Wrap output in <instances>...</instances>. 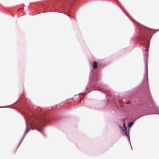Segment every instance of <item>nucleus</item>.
<instances>
[{"mask_svg": "<svg viewBox=\"0 0 159 159\" xmlns=\"http://www.w3.org/2000/svg\"><path fill=\"white\" fill-rule=\"evenodd\" d=\"M124 132L125 133H126V131H124Z\"/></svg>", "mask_w": 159, "mask_h": 159, "instance_id": "obj_7", "label": "nucleus"}, {"mask_svg": "<svg viewBox=\"0 0 159 159\" xmlns=\"http://www.w3.org/2000/svg\"><path fill=\"white\" fill-rule=\"evenodd\" d=\"M97 63L96 61H95L94 62L93 64V68L94 69H96L97 67Z\"/></svg>", "mask_w": 159, "mask_h": 159, "instance_id": "obj_3", "label": "nucleus"}, {"mask_svg": "<svg viewBox=\"0 0 159 159\" xmlns=\"http://www.w3.org/2000/svg\"><path fill=\"white\" fill-rule=\"evenodd\" d=\"M45 120H46L44 116L39 117L35 116L34 118V120L31 122L30 124L32 126L38 127L40 126L43 121Z\"/></svg>", "mask_w": 159, "mask_h": 159, "instance_id": "obj_1", "label": "nucleus"}, {"mask_svg": "<svg viewBox=\"0 0 159 159\" xmlns=\"http://www.w3.org/2000/svg\"><path fill=\"white\" fill-rule=\"evenodd\" d=\"M123 121H124V120H123ZM124 123H125V122H124V123H123L124 127L125 128V129H126V127H125V125Z\"/></svg>", "mask_w": 159, "mask_h": 159, "instance_id": "obj_6", "label": "nucleus"}, {"mask_svg": "<svg viewBox=\"0 0 159 159\" xmlns=\"http://www.w3.org/2000/svg\"><path fill=\"white\" fill-rule=\"evenodd\" d=\"M27 131H28L27 130H26V131H25V132L24 133V135L23 136V137L22 138V140L23 139V138H24V136H25V135L27 133Z\"/></svg>", "mask_w": 159, "mask_h": 159, "instance_id": "obj_5", "label": "nucleus"}, {"mask_svg": "<svg viewBox=\"0 0 159 159\" xmlns=\"http://www.w3.org/2000/svg\"><path fill=\"white\" fill-rule=\"evenodd\" d=\"M133 122H130L129 123L128 126L129 127H131L133 125Z\"/></svg>", "mask_w": 159, "mask_h": 159, "instance_id": "obj_4", "label": "nucleus"}, {"mask_svg": "<svg viewBox=\"0 0 159 159\" xmlns=\"http://www.w3.org/2000/svg\"><path fill=\"white\" fill-rule=\"evenodd\" d=\"M137 26L138 29L141 31H143L144 29H146L147 28L143 26L142 25L138 23H137Z\"/></svg>", "mask_w": 159, "mask_h": 159, "instance_id": "obj_2", "label": "nucleus"}]
</instances>
